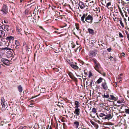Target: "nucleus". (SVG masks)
<instances>
[{"label":"nucleus","instance_id":"obj_1","mask_svg":"<svg viewBox=\"0 0 129 129\" xmlns=\"http://www.w3.org/2000/svg\"><path fill=\"white\" fill-rule=\"evenodd\" d=\"M93 19L92 15L90 14L87 15V14H83L81 17V20L84 23H85V21H86L88 23H91L92 22Z\"/></svg>","mask_w":129,"mask_h":129},{"label":"nucleus","instance_id":"obj_2","mask_svg":"<svg viewBox=\"0 0 129 129\" xmlns=\"http://www.w3.org/2000/svg\"><path fill=\"white\" fill-rule=\"evenodd\" d=\"M1 11L2 12L3 14L6 15L8 13L7 6L5 4H4L1 9Z\"/></svg>","mask_w":129,"mask_h":129},{"label":"nucleus","instance_id":"obj_3","mask_svg":"<svg viewBox=\"0 0 129 129\" xmlns=\"http://www.w3.org/2000/svg\"><path fill=\"white\" fill-rule=\"evenodd\" d=\"M1 103L2 106V108H3L4 109H6L7 107V105L4 98H2L1 99Z\"/></svg>","mask_w":129,"mask_h":129},{"label":"nucleus","instance_id":"obj_4","mask_svg":"<svg viewBox=\"0 0 129 129\" xmlns=\"http://www.w3.org/2000/svg\"><path fill=\"white\" fill-rule=\"evenodd\" d=\"M94 68L99 73H100V71L99 70V68L100 67V65L99 63L98 62L94 64Z\"/></svg>","mask_w":129,"mask_h":129},{"label":"nucleus","instance_id":"obj_5","mask_svg":"<svg viewBox=\"0 0 129 129\" xmlns=\"http://www.w3.org/2000/svg\"><path fill=\"white\" fill-rule=\"evenodd\" d=\"M1 61L5 65L9 66L10 64V62L9 61L6 59L3 58L1 59Z\"/></svg>","mask_w":129,"mask_h":129},{"label":"nucleus","instance_id":"obj_6","mask_svg":"<svg viewBox=\"0 0 129 129\" xmlns=\"http://www.w3.org/2000/svg\"><path fill=\"white\" fill-rule=\"evenodd\" d=\"M75 108V109L74 112V113L75 115H77L76 116H79L80 115V109L78 108ZM76 118H77V117H76Z\"/></svg>","mask_w":129,"mask_h":129},{"label":"nucleus","instance_id":"obj_7","mask_svg":"<svg viewBox=\"0 0 129 129\" xmlns=\"http://www.w3.org/2000/svg\"><path fill=\"white\" fill-rule=\"evenodd\" d=\"M97 54V51L95 50L90 51L89 52V56L93 57L95 56Z\"/></svg>","mask_w":129,"mask_h":129},{"label":"nucleus","instance_id":"obj_8","mask_svg":"<svg viewBox=\"0 0 129 129\" xmlns=\"http://www.w3.org/2000/svg\"><path fill=\"white\" fill-rule=\"evenodd\" d=\"M106 115V116L105 117V120H109L111 119L112 118L113 116V115H112L110 114H107Z\"/></svg>","mask_w":129,"mask_h":129},{"label":"nucleus","instance_id":"obj_9","mask_svg":"<svg viewBox=\"0 0 129 129\" xmlns=\"http://www.w3.org/2000/svg\"><path fill=\"white\" fill-rule=\"evenodd\" d=\"M102 86L103 88L105 90H107L108 88L107 83L105 82L102 83Z\"/></svg>","mask_w":129,"mask_h":129},{"label":"nucleus","instance_id":"obj_10","mask_svg":"<svg viewBox=\"0 0 129 129\" xmlns=\"http://www.w3.org/2000/svg\"><path fill=\"white\" fill-rule=\"evenodd\" d=\"M79 5L81 9H83L85 7V5L82 2H79Z\"/></svg>","mask_w":129,"mask_h":129},{"label":"nucleus","instance_id":"obj_11","mask_svg":"<svg viewBox=\"0 0 129 129\" xmlns=\"http://www.w3.org/2000/svg\"><path fill=\"white\" fill-rule=\"evenodd\" d=\"M5 33L3 31L0 30V38H3L5 36Z\"/></svg>","mask_w":129,"mask_h":129},{"label":"nucleus","instance_id":"obj_12","mask_svg":"<svg viewBox=\"0 0 129 129\" xmlns=\"http://www.w3.org/2000/svg\"><path fill=\"white\" fill-rule=\"evenodd\" d=\"M75 127L77 128L79 125V122L77 121H75L73 123Z\"/></svg>","mask_w":129,"mask_h":129},{"label":"nucleus","instance_id":"obj_13","mask_svg":"<svg viewBox=\"0 0 129 129\" xmlns=\"http://www.w3.org/2000/svg\"><path fill=\"white\" fill-rule=\"evenodd\" d=\"M70 66L71 67L75 70H78L79 69V68L78 66L73 64H70Z\"/></svg>","mask_w":129,"mask_h":129},{"label":"nucleus","instance_id":"obj_14","mask_svg":"<svg viewBox=\"0 0 129 129\" xmlns=\"http://www.w3.org/2000/svg\"><path fill=\"white\" fill-rule=\"evenodd\" d=\"M102 96L103 98L110 99L109 95L108 93H104L103 95H102Z\"/></svg>","mask_w":129,"mask_h":129},{"label":"nucleus","instance_id":"obj_15","mask_svg":"<svg viewBox=\"0 0 129 129\" xmlns=\"http://www.w3.org/2000/svg\"><path fill=\"white\" fill-rule=\"evenodd\" d=\"M88 30L89 33L91 35H93L94 33V31L92 29L90 28H88Z\"/></svg>","mask_w":129,"mask_h":129},{"label":"nucleus","instance_id":"obj_16","mask_svg":"<svg viewBox=\"0 0 129 129\" xmlns=\"http://www.w3.org/2000/svg\"><path fill=\"white\" fill-rule=\"evenodd\" d=\"M99 116L101 117H102L103 119H105V117L106 116V114L103 113H101L99 114Z\"/></svg>","mask_w":129,"mask_h":129},{"label":"nucleus","instance_id":"obj_17","mask_svg":"<svg viewBox=\"0 0 129 129\" xmlns=\"http://www.w3.org/2000/svg\"><path fill=\"white\" fill-rule=\"evenodd\" d=\"M75 108H78L80 105V103L78 101H76L75 102Z\"/></svg>","mask_w":129,"mask_h":129},{"label":"nucleus","instance_id":"obj_18","mask_svg":"<svg viewBox=\"0 0 129 129\" xmlns=\"http://www.w3.org/2000/svg\"><path fill=\"white\" fill-rule=\"evenodd\" d=\"M110 99L111 100H114L115 101H117V98L115 97L113 95H110Z\"/></svg>","mask_w":129,"mask_h":129},{"label":"nucleus","instance_id":"obj_19","mask_svg":"<svg viewBox=\"0 0 129 129\" xmlns=\"http://www.w3.org/2000/svg\"><path fill=\"white\" fill-rule=\"evenodd\" d=\"M94 3L92 1L91 2H90L88 3V4L86 5L87 6H91L93 5Z\"/></svg>","mask_w":129,"mask_h":129},{"label":"nucleus","instance_id":"obj_20","mask_svg":"<svg viewBox=\"0 0 129 129\" xmlns=\"http://www.w3.org/2000/svg\"><path fill=\"white\" fill-rule=\"evenodd\" d=\"M68 75L72 79H74L75 78L74 77V76L73 74L71 72H69L68 73Z\"/></svg>","mask_w":129,"mask_h":129},{"label":"nucleus","instance_id":"obj_21","mask_svg":"<svg viewBox=\"0 0 129 129\" xmlns=\"http://www.w3.org/2000/svg\"><path fill=\"white\" fill-rule=\"evenodd\" d=\"M103 79L102 78H100L98 79L96 81L97 83L99 84L102 82Z\"/></svg>","mask_w":129,"mask_h":129},{"label":"nucleus","instance_id":"obj_22","mask_svg":"<svg viewBox=\"0 0 129 129\" xmlns=\"http://www.w3.org/2000/svg\"><path fill=\"white\" fill-rule=\"evenodd\" d=\"M95 19L96 21H101V19H99V18L98 17V15H95Z\"/></svg>","mask_w":129,"mask_h":129},{"label":"nucleus","instance_id":"obj_23","mask_svg":"<svg viewBox=\"0 0 129 129\" xmlns=\"http://www.w3.org/2000/svg\"><path fill=\"white\" fill-rule=\"evenodd\" d=\"M18 90L20 92H22V88L21 85L19 86L18 87Z\"/></svg>","mask_w":129,"mask_h":129},{"label":"nucleus","instance_id":"obj_24","mask_svg":"<svg viewBox=\"0 0 129 129\" xmlns=\"http://www.w3.org/2000/svg\"><path fill=\"white\" fill-rule=\"evenodd\" d=\"M9 26L7 25H5L4 26V28L5 30L8 31Z\"/></svg>","mask_w":129,"mask_h":129},{"label":"nucleus","instance_id":"obj_25","mask_svg":"<svg viewBox=\"0 0 129 129\" xmlns=\"http://www.w3.org/2000/svg\"><path fill=\"white\" fill-rule=\"evenodd\" d=\"M91 61H93L94 62V64L98 62L94 58H92V59H91Z\"/></svg>","mask_w":129,"mask_h":129},{"label":"nucleus","instance_id":"obj_26","mask_svg":"<svg viewBox=\"0 0 129 129\" xmlns=\"http://www.w3.org/2000/svg\"><path fill=\"white\" fill-rule=\"evenodd\" d=\"M28 20H30V21H33V20L34 19V18H32L31 17H29L28 18Z\"/></svg>","mask_w":129,"mask_h":129},{"label":"nucleus","instance_id":"obj_27","mask_svg":"<svg viewBox=\"0 0 129 129\" xmlns=\"http://www.w3.org/2000/svg\"><path fill=\"white\" fill-rule=\"evenodd\" d=\"M27 127L26 126H20L18 129H27Z\"/></svg>","mask_w":129,"mask_h":129},{"label":"nucleus","instance_id":"obj_28","mask_svg":"<svg viewBox=\"0 0 129 129\" xmlns=\"http://www.w3.org/2000/svg\"><path fill=\"white\" fill-rule=\"evenodd\" d=\"M1 50H10L11 49L10 48H2L0 49Z\"/></svg>","mask_w":129,"mask_h":129},{"label":"nucleus","instance_id":"obj_29","mask_svg":"<svg viewBox=\"0 0 129 129\" xmlns=\"http://www.w3.org/2000/svg\"><path fill=\"white\" fill-rule=\"evenodd\" d=\"M92 112L94 114L96 113V109L95 108H93L92 109Z\"/></svg>","mask_w":129,"mask_h":129},{"label":"nucleus","instance_id":"obj_30","mask_svg":"<svg viewBox=\"0 0 129 129\" xmlns=\"http://www.w3.org/2000/svg\"><path fill=\"white\" fill-rule=\"evenodd\" d=\"M119 21H120V24L121 25V26L123 27H124V25L123 24V23L122 22V20H119Z\"/></svg>","mask_w":129,"mask_h":129},{"label":"nucleus","instance_id":"obj_31","mask_svg":"<svg viewBox=\"0 0 129 129\" xmlns=\"http://www.w3.org/2000/svg\"><path fill=\"white\" fill-rule=\"evenodd\" d=\"M76 28L77 29V30H80L79 29V24H76Z\"/></svg>","mask_w":129,"mask_h":129},{"label":"nucleus","instance_id":"obj_32","mask_svg":"<svg viewBox=\"0 0 129 129\" xmlns=\"http://www.w3.org/2000/svg\"><path fill=\"white\" fill-rule=\"evenodd\" d=\"M125 112L127 114H129V109H125Z\"/></svg>","mask_w":129,"mask_h":129},{"label":"nucleus","instance_id":"obj_33","mask_svg":"<svg viewBox=\"0 0 129 129\" xmlns=\"http://www.w3.org/2000/svg\"><path fill=\"white\" fill-rule=\"evenodd\" d=\"M15 44L16 46H18L20 45L19 42L17 41H15Z\"/></svg>","mask_w":129,"mask_h":129},{"label":"nucleus","instance_id":"obj_34","mask_svg":"<svg viewBox=\"0 0 129 129\" xmlns=\"http://www.w3.org/2000/svg\"><path fill=\"white\" fill-rule=\"evenodd\" d=\"M16 31L18 34H21L20 30L19 29L17 28Z\"/></svg>","mask_w":129,"mask_h":129},{"label":"nucleus","instance_id":"obj_35","mask_svg":"<svg viewBox=\"0 0 129 129\" xmlns=\"http://www.w3.org/2000/svg\"><path fill=\"white\" fill-rule=\"evenodd\" d=\"M123 100H120L118 101L117 102L118 103L120 104V103H122L123 102Z\"/></svg>","mask_w":129,"mask_h":129},{"label":"nucleus","instance_id":"obj_36","mask_svg":"<svg viewBox=\"0 0 129 129\" xmlns=\"http://www.w3.org/2000/svg\"><path fill=\"white\" fill-rule=\"evenodd\" d=\"M111 5V2H109L107 4V5H106V7L107 8H108V7L109 6Z\"/></svg>","mask_w":129,"mask_h":129},{"label":"nucleus","instance_id":"obj_37","mask_svg":"<svg viewBox=\"0 0 129 129\" xmlns=\"http://www.w3.org/2000/svg\"><path fill=\"white\" fill-rule=\"evenodd\" d=\"M119 37L120 38H123V36L122 35V34L120 32H119Z\"/></svg>","mask_w":129,"mask_h":129},{"label":"nucleus","instance_id":"obj_38","mask_svg":"<svg viewBox=\"0 0 129 129\" xmlns=\"http://www.w3.org/2000/svg\"><path fill=\"white\" fill-rule=\"evenodd\" d=\"M13 37L12 36H10L9 37H7V39L8 40H10L11 39H12L13 38Z\"/></svg>","mask_w":129,"mask_h":129},{"label":"nucleus","instance_id":"obj_39","mask_svg":"<svg viewBox=\"0 0 129 129\" xmlns=\"http://www.w3.org/2000/svg\"><path fill=\"white\" fill-rule=\"evenodd\" d=\"M72 45V47L73 48H74L75 47V44L73 43H71Z\"/></svg>","mask_w":129,"mask_h":129},{"label":"nucleus","instance_id":"obj_40","mask_svg":"<svg viewBox=\"0 0 129 129\" xmlns=\"http://www.w3.org/2000/svg\"><path fill=\"white\" fill-rule=\"evenodd\" d=\"M92 75V73H91V72H90L89 73V75L88 77H90Z\"/></svg>","mask_w":129,"mask_h":129},{"label":"nucleus","instance_id":"obj_41","mask_svg":"<svg viewBox=\"0 0 129 129\" xmlns=\"http://www.w3.org/2000/svg\"><path fill=\"white\" fill-rule=\"evenodd\" d=\"M26 35L27 36V37L29 38V37H30V35H31V34L30 33H27V34H26Z\"/></svg>","mask_w":129,"mask_h":129},{"label":"nucleus","instance_id":"obj_42","mask_svg":"<svg viewBox=\"0 0 129 129\" xmlns=\"http://www.w3.org/2000/svg\"><path fill=\"white\" fill-rule=\"evenodd\" d=\"M63 127L64 129H65L66 127V125L65 123H63Z\"/></svg>","mask_w":129,"mask_h":129},{"label":"nucleus","instance_id":"obj_43","mask_svg":"<svg viewBox=\"0 0 129 129\" xmlns=\"http://www.w3.org/2000/svg\"><path fill=\"white\" fill-rule=\"evenodd\" d=\"M107 50L108 52H110L111 51L112 49L111 48H108V49H107Z\"/></svg>","mask_w":129,"mask_h":129},{"label":"nucleus","instance_id":"obj_44","mask_svg":"<svg viewBox=\"0 0 129 129\" xmlns=\"http://www.w3.org/2000/svg\"><path fill=\"white\" fill-rule=\"evenodd\" d=\"M100 74H101L103 76H105L106 74H105L104 73H102L101 72L100 73Z\"/></svg>","mask_w":129,"mask_h":129},{"label":"nucleus","instance_id":"obj_45","mask_svg":"<svg viewBox=\"0 0 129 129\" xmlns=\"http://www.w3.org/2000/svg\"><path fill=\"white\" fill-rule=\"evenodd\" d=\"M105 109L107 110V111H108L109 110V108L107 106L106 107Z\"/></svg>","mask_w":129,"mask_h":129},{"label":"nucleus","instance_id":"obj_46","mask_svg":"<svg viewBox=\"0 0 129 129\" xmlns=\"http://www.w3.org/2000/svg\"><path fill=\"white\" fill-rule=\"evenodd\" d=\"M4 22L5 23H8V21L7 20H5L4 21Z\"/></svg>","mask_w":129,"mask_h":129},{"label":"nucleus","instance_id":"obj_47","mask_svg":"<svg viewBox=\"0 0 129 129\" xmlns=\"http://www.w3.org/2000/svg\"><path fill=\"white\" fill-rule=\"evenodd\" d=\"M121 55L122 56H123L124 57L125 56V54L123 52L121 53Z\"/></svg>","mask_w":129,"mask_h":129},{"label":"nucleus","instance_id":"obj_48","mask_svg":"<svg viewBox=\"0 0 129 129\" xmlns=\"http://www.w3.org/2000/svg\"><path fill=\"white\" fill-rule=\"evenodd\" d=\"M39 27L41 29H42L43 30H45L43 28V27L42 26H39Z\"/></svg>","mask_w":129,"mask_h":129},{"label":"nucleus","instance_id":"obj_49","mask_svg":"<svg viewBox=\"0 0 129 129\" xmlns=\"http://www.w3.org/2000/svg\"><path fill=\"white\" fill-rule=\"evenodd\" d=\"M97 122L98 123H99V124H101L102 122H101V121H100L99 120H98Z\"/></svg>","mask_w":129,"mask_h":129},{"label":"nucleus","instance_id":"obj_50","mask_svg":"<svg viewBox=\"0 0 129 129\" xmlns=\"http://www.w3.org/2000/svg\"><path fill=\"white\" fill-rule=\"evenodd\" d=\"M127 96H129V90L127 91Z\"/></svg>","mask_w":129,"mask_h":129},{"label":"nucleus","instance_id":"obj_51","mask_svg":"<svg viewBox=\"0 0 129 129\" xmlns=\"http://www.w3.org/2000/svg\"><path fill=\"white\" fill-rule=\"evenodd\" d=\"M92 82H93V81H92V80L91 81H90V84L91 85H92Z\"/></svg>","mask_w":129,"mask_h":129},{"label":"nucleus","instance_id":"obj_52","mask_svg":"<svg viewBox=\"0 0 129 129\" xmlns=\"http://www.w3.org/2000/svg\"><path fill=\"white\" fill-rule=\"evenodd\" d=\"M119 12H120V13H122V11H121V9H119Z\"/></svg>","mask_w":129,"mask_h":129},{"label":"nucleus","instance_id":"obj_53","mask_svg":"<svg viewBox=\"0 0 129 129\" xmlns=\"http://www.w3.org/2000/svg\"><path fill=\"white\" fill-rule=\"evenodd\" d=\"M98 17L99 18V19H101V16L99 15H98Z\"/></svg>","mask_w":129,"mask_h":129},{"label":"nucleus","instance_id":"obj_54","mask_svg":"<svg viewBox=\"0 0 129 129\" xmlns=\"http://www.w3.org/2000/svg\"><path fill=\"white\" fill-rule=\"evenodd\" d=\"M96 114L97 115V117L99 118H99V116H98V115H97V113H96Z\"/></svg>","mask_w":129,"mask_h":129},{"label":"nucleus","instance_id":"obj_55","mask_svg":"<svg viewBox=\"0 0 129 129\" xmlns=\"http://www.w3.org/2000/svg\"><path fill=\"white\" fill-rule=\"evenodd\" d=\"M113 58V57L112 56H111L110 57H109V58L110 59H111V58Z\"/></svg>","mask_w":129,"mask_h":129},{"label":"nucleus","instance_id":"obj_56","mask_svg":"<svg viewBox=\"0 0 129 129\" xmlns=\"http://www.w3.org/2000/svg\"><path fill=\"white\" fill-rule=\"evenodd\" d=\"M127 11H128V12L129 14V7L127 9Z\"/></svg>","mask_w":129,"mask_h":129},{"label":"nucleus","instance_id":"obj_57","mask_svg":"<svg viewBox=\"0 0 129 129\" xmlns=\"http://www.w3.org/2000/svg\"><path fill=\"white\" fill-rule=\"evenodd\" d=\"M118 9L119 10L121 9V8H120V7L119 5H118Z\"/></svg>","mask_w":129,"mask_h":129},{"label":"nucleus","instance_id":"obj_58","mask_svg":"<svg viewBox=\"0 0 129 129\" xmlns=\"http://www.w3.org/2000/svg\"><path fill=\"white\" fill-rule=\"evenodd\" d=\"M31 104H30V105H29L28 106L29 107H33V106H31Z\"/></svg>","mask_w":129,"mask_h":129},{"label":"nucleus","instance_id":"obj_59","mask_svg":"<svg viewBox=\"0 0 129 129\" xmlns=\"http://www.w3.org/2000/svg\"><path fill=\"white\" fill-rule=\"evenodd\" d=\"M91 123L93 125H94V123L93 122H91Z\"/></svg>","mask_w":129,"mask_h":129},{"label":"nucleus","instance_id":"obj_60","mask_svg":"<svg viewBox=\"0 0 129 129\" xmlns=\"http://www.w3.org/2000/svg\"><path fill=\"white\" fill-rule=\"evenodd\" d=\"M123 74L122 73H121V74H120V76H123Z\"/></svg>","mask_w":129,"mask_h":129},{"label":"nucleus","instance_id":"obj_61","mask_svg":"<svg viewBox=\"0 0 129 129\" xmlns=\"http://www.w3.org/2000/svg\"><path fill=\"white\" fill-rule=\"evenodd\" d=\"M54 69H56V71H58V69H57V68H54Z\"/></svg>","mask_w":129,"mask_h":129},{"label":"nucleus","instance_id":"obj_62","mask_svg":"<svg viewBox=\"0 0 129 129\" xmlns=\"http://www.w3.org/2000/svg\"><path fill=\"white\" fill-rule=\"evenodd\" d=\"M125 15L126 17H127V15L126 14H125Z\"/></svg>","mask_w":129,"mask_h":129},{"label":"nucleus","instance_id":"obj_63","mask_svg":"<svg viewBox=\"0 0 129 129\" xmlns=\"http://www.w3.org/2000/svg\"><path fill=\"white\" fill-rule=\"evenodd\" d=\"M119 78L121 79H122V77H120Z\"/></svg>","mask_w":129,"mask_h":129},{"label":"nucleus","instance_id":"obj_64","mask_svg":"<svg viewBox=\"0 0 129 129\" xmlns=\"http://www.w3.org/2000/svg\"><path fill=\"white\" fill-rule=\"evenodd\" d=\"M128 20L129 21V16L128 17Z\"/></svg>","mask_w":129,"mask_h":129}]
</instances>
